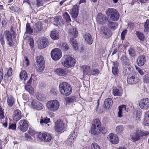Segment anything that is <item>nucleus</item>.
<instances>
[{
  "label": "nucleus",
  "mask_w": 149,
  "mask_h": 149,
  "mask_svg": "<svg viewBox=\"0 0 149 149\" xmlns=\"http://www.w3.org/2000/svg\"><path fill=\"white\" fill-rule=\"evenodd\" d=\"M5 37L7 41V44L10 47H13L16 42L14 40L15 36L13 33L12 35L10 32L8 31H6L4 32V35H0V40L1 44L3 45L5 44L4 37Z\"/></svg>",
  "instance_id": "1"
},
{
  "label": "nucleus",
  "mask_w": 149,
  "mask_h": 149,
  "mask_svg": "<svg viewBox=\"0 0 149 149\" xmlns=\"http://www.w3.org/2000/svg\"><path fill=\"white\" fill-rule=\"evenodd\" d=\"M59 89L61 93L64 95L68 96L72 92V88L69 84L66 82L61 83L59 86Z\"/></svg>",
  "instance_id": "2"
},
{
  "label": "nucleus",
  "mask_w": 149,
  "mask_h": 149,
  "mask_svg": "<svg viewBox=\"0 0 149 149\" xmlns=\"http://www.w3.org/2000/svg\"><path fill=\"white\" fill-rule=\"evenodd\" d=\"M46 107L51 111L54 112L59 108V103L58 101L54 100L48 101L46 103Z\"/></svg>",
  "instance_id": "3"
},
{
  "label": "nucleus",
  "mask_w": 149,
  "mask_h": 149,
  "mask_svg": "<svg viewBox=\"0 0 149 149\" xmlns=\"http://www.w3.org/2000/svg\"><path fill=\"white\" fill-rule=\"evenodd\" d=\"M107 15L111 20L113 21L118 20L120 16L117 11L114 8L109 9L107 12Z\"/></svg>",
  "instance_id": "4"
},
{
  "label": "nucleus",
  "mask_w": 149,
  "mask_h": 149,
  "mask_svg": "<svg viewBox=\"0 0 149 149\" xmlns=\"http://www.w3.org/2000/svg\"><path fill=\"white\" fill-rule=\"evenodd\" d=\"M75 63V59L70 56L66 55L65 56V59L62 64L63 65L67 68L74 66Z\"/></svg>",
  "instance_id": "5"
},
{
  "label": "nucleus",
  "mask_w": 149,
  "mask_h": 149,
  "mask_svg": "<svg viewBox=\"0 0 149 149\" xmlns=\"http://www.w3.org/2000/svg\"><path fill=\"white\" fill-rule=\"evenodd\" d=\"M51 55L54 60L56 61L59 60L61 57L62 53L60 49L55 48L51 51Z\"/></svg>",
  "instance_id": "6"
},
{
  "label": "nucleus",
  "mask_w": 149,
  "mask_h": 149,
  "mask_svg": "<svg viewBox=\"0 0 149 149\" xmlns=\"http://www.w3.org/2000/svg\"><path fill=\"white\" fill-rule=\"evenodd\" d=\"M136 73H133L132 74H130L127 78V82L130 84H135L139 81V78L136 77Z\"/></svg>",
  "instance_id": "7"
},
{
  "label": "nucleus",
  "mask_w": 149,
  "mask_h": 149,
  "mask_svg": "<svg viewBox=\"0 0 149 149\" xmlns=\"http://www.w3.org/2000/svg\"><path fill=\"white\" fill-rule=\"evenodd\" d=\"M28 127V124L26 120H21L19 122L18 128L21 131L25 132L27 130Z\"/></svg>",
  "instance_id": "8"
},
{
  "label": "nucleus",
  "mask_w": 149,
  "mask_h": 149,
  "mask_svg": "<svg viewBox=\"0 0 149 149\" xmlns=\"http://www.w3.org/2000/svg\"><path fill=\"white\" fill-rule=\"evenodd\" d=\"M139 105L142 109L147 110L149 107V99L148 98H143L139 101Z\"/></svg>",
  "instance_id": "9"
},
{
  "label": "nucleus",
  "mask_w": 149,
  "mask_h": 149,
  "mask_svg": "<svg viewBox=\"0 0 149 149\" xmlns=\"http://www.w3.org/2000/svg\"><path fill=\"white\" fill-rule=\"evenodd\" d=\"M64 123L61 120H57L55 123V130L57 132H60L63 130L65 128Z\"/></svg>",
  "instance_id": "10"
},
{
  "label": "nucleus",
  "mask_w": 149,
  "mask_h": 149,
  "mask_svg": "<svg viewBox=\"0 0 149 149\" xmlns=\"http://www.w3.org/2000/svg\"><path fill=\"white\" fill-rule=\"evenodd\" d=\"M38 136L40 139L44 142H49L52 139L51 134L46 132L43 133L42 134L39 133Z\"/></svg>",
  "instance_id": "11"
},
{
  "label": "nucleus",
  "mask_w": 149,
  "mask_h": 149,
  "mask_svg": "<svg viewBox=\"0 0 149 149\" xmlns=\"http://www.w3.org/2000/svg\"><path fill=\"white\" fill-rule=\"evenodd\" d=\"M32 106L34 110H40L44 107L43 104L37 100H33L31 102Z\"/></svg>",
  "instance_id": "12"
},
{
  "label": "nucleus",
  "mask_w": 149,
  "mask_h": 149,
  "mask_svg": "<svg viewBox=\"0 0 149 149\" xmlns=\"http://www.w3.org/2000/svg\"><path fill=\"white\" fill-rule=\"evenodd\" d=\"M108 139L110 142L112 144H117L119 142V139L116 135L113 134H109Z\"/></svg>",
  "instance_id": "13"
},
{
  "label": "nucleus",
  "mask_w": 149,
  "mask_h": 149,
  "mask_svg": "<svg viewBox=\"0 0 149 149\" xmlns=\"http://www.w3.org/2000/svg\"><path fill=\"white\" fill-rule=\"evenodd\" d=\"M69 10L72 18H75L77 17L78 14V7L77 4L73 6L72 9Z\"/></svg>",
  "instance_id": "14"
},
{
  "label": "nucleus",
  "mask_w": 149,
  "mask_h": 149,
  "mask_svg": "<svg viewBox=\"0 0 149 149\" xmlns=\"http://www.w3.org/2000/svg\"><path fill=\"white\" fill-rule=\"evenodd\" d=\"M146 61V58L145 56L141 55L138 58L136 61L137 64L139 66H142L144 65Z\"/></svg>",
  "instance_id": "15"
},
{
  "label": "nucleus",
  "mask_w": 149,
  "mask_h": 149,
  "mask_svg": "<svg viewBox=\"0 0 149 149\" xmlns=\"http://www.w3.org/2000/svg\"><path fill=\"white\" fill-rule=\"evenodd\" d=\"M102 32L104 37L106 38H109L111 35V31L107 27H103L102 29Z\"/></svg>",
  "instance_id": "16"
},
{
  "label": "nucleus",
  "mask_w": 149,
  "mask_h": 149,
  "mask_svg": "<svg viewBox=\"0 0 149 149\" xmlns=\"http://www.w3.org/2000/svg\"><path fill=\"white\" fill-rule=\"evenodd\" d=\"M97 22L100 24H103L105 22L106 20V17L103 15L101 13H99L97 15Z\"/></svg>",
  "instance_id": "17"
},
{
  "label": "nucleus",
  "mask_w": 149,
  "mask_h": 149,
  "mask_svg": "<svg viewBox=\"0 0 149 149\" xmlns=\"http://www.w3.org/2000/svg\"><path fill=\"white\" fill-rule=\"evenodd\" d=\"M21 112L18 109L15 110L14 112L13 119L15 121H18L22 117Z\"/></svg>",
  "instance_id": "18"
},
{
  "label": "nucleus",
  "mask_w": 149,
  "mask_h": 149,
  "mask_svg": "<svg viewBox=\"0 0 149 149\" xmlns=\"http://www.w3.org/2000/svg\"><path fill=\"white\" fill-rule=\"evenodd\" d=\"M55 71L57 74L60 76H64L67 74L68 72L67 70L62 68L56 69L55 70Z\"/></svg>",
  "instance_id": "19"
},
{
  "label": "nucleus",
  "mask_w": 149,
  "mask_h": 149,
  "mask_svg": "<svg viewBox=\"0 0 149 149\" xmlns=\"http://www.w3.org/2000/svg\"><path fill=\"white\" fill-rule=\"evenodd\" d=\"M81 69L82 70L84 75H90L91 73V68L89 66L83 65Z\"/></svg>",
  "instance_id": "20"
},
{
  "label": "nucleus",
  "mask_w": 149,
  "mask_h": 149,
  "mask_svg": "<svg viewBox=\"0 0 149 149\" xmlns=\"http://www.w3.org/2000/svg\"><path fill=\"white\" fill-rule=\"evenodd\" d=\"M140 132L137 131L135 133L131 135L130 137L133 141H138L140 139Z\"/></svg>",
  "instance_id": "21"
},
{
  "label": "nucleus",
  "mask_w": 149,
  "mask_h": 149,
  "mask_svg": "<svg viewBox=\"0 0 149 149\" xmlns=\"http://www.w3.org/2000/svg\"><path fill=\"white\" fill-rule=\"evenodd\" d=\"M112 100L111 98L106 99L104 102V105L106 109H109L112 105Z\"/></svg>",
  "instance_id": "22"
},
{
  "label": "nucleus",
  "mask_w": 149,
  "mask_h": 149,
  "mask_svg": "<svg viewBox=\"0 0 149 149\" xmlns=\"http://www.w3.org/2000/svg\"><path fill=\"white\" fill-rule=\"evenodd\" d=\"M86 41L89 44H91L93 42L92 36L89 33H86L84 35Z\"/></svg>",
  "instance_id": "23"
},
{
  "label": "nucleus",
  "mask_w": 149,
  "mask_h": 149,
  "mask_svg": "<svg viewBox=\"0 0 149 149\" xmlns=\"http://www.w3.org/2000/svg\"><path fill=\"white\" fill-rule=\"evenodd\" d=\"M42 46H38V48L40 49H42L46 47L48 45L49 41L48 39L46 38H44L42 39Z\"/></svg>",
  "instance_id": "24"
},
{
  "label": "nucleus",
  "mask_w": 149,
  "mask_h": 149,
  "mask_svg": "<svg viewBox=\"0 0 149 149\" xmlns=\"http://www.w3.org/2000/svg\"><path fill=\"white\" fill-rule=\"evenodd\" d=\"M122 93V90L120 88L115 87L113 90V93L115 96H120Z\"/></svg>",
  "instance_id": "25"
},
{
  "label": "nucleus",
  "mask_w": 149,
  "mask_h": 149,
  "mask_svg": "<svg viewBox=\"0 0 149 149\" xmlns=\"http://www.w3.org/2000/svg\"><path fill=\"white\" fill-rule=\"evenodd\" d=\"M50 37L51 38L54 40H56L59 38V36L58 31L56 30L51 31Z\"/></svg>",
  "instance_id": "26"
},
{
  "label": "nucleus",
  "mask_w": 149,
  "mask_h": 149,
  "mask_svg": "<svg viewBox=\"0 0 149 149\" xmlns=\"http://www.w3.org/2000/svg\"><path fill=\"white\" fill-rule=\"evenodd\" d=\"M50 119L48 118L47 117L43 118L41 117L40 120V123L42 125H47V126H49V125L48 123L49 122Z\"/></svg>",
  "instance_id": "27"
},
{
  "label": "nucleus",
  "mask_w": 149,
  "mask_h": 149,
  "mask_svg": "<svg viewBox=\"0 0 149 149\" xmlns=\"http://www.w3.org/2000/svg\"><path fill=\"white\" fill-rule=\"evenodd\" d=\"M19 77L22 80L25 81L28 78L27 73L25 70L22 71L20 73Z\"/></svg>",
  "instance_id": "28"
},
{
  "label": "nucleus",
  "mask_w": 149,
  "mask_h": 149,
  "mask_svg": "<svg viewBox=\"0 0 149 149\" xmlns=\"http://www.w3.org/2000/svg\"><path fill=\"white\" fill-rule=\"evenodd\" d=\"M54 22L57 25H62L63 24V19L60 16L54 18Z\"/></svg>",
  "instance_id": "29"
},
{
  "label": "nucleus",
  "mask_w": 149,
  "mask_h": 149,
  "mask_svg": "<svg viewBox=\"0 0 149 149\" xmlns=\"http://www.w3.org/2000/svg\"><path fill=\"white\" fill-rule=\"evenodd\" d=\"M69 34L71 36H73L74 38H76L78 36V33L76 29L72 28L69 29Z\"/></svg>",
  "instance_id": "30"
},
{
  "label": "nucleus",
  "mask_w": 149,
  "mask_h": 149,
  "mask_svg": "<svg viewBox=\"0 0 149 149\" xmlns=\"http://www.w3.org/2000/svg\"><path fill=\"white\" fill-rule=\"evenodd\" d=\"M100 128L94 126H92L91 127V132L93 134H97L100 133Z\"/></svg>",
  "instance_id": "31"
},
{
  "label": "nucleus",
  "mask_w": 149,
  "mask_h": 149,
  "mask_svg": "<svg viewBox=\"0 0 149 149\" xmlns=\"http://www.w3.org/2000/svg\"><path fill=\"white\" fill-rule=\"evenodd\" d=\"M70 41L73 47V48L75 50H77L78 47V46L77 42L75 40V39L73 38H71Z\"/></svg>",
  "instance_id": "32"
},
{
  "label": "nucleus",
  "mask_w": 149,
  "mask_h": 149,
  "mask_svg": "<svg viewBox=\"0 0 149 149\" xmlns=\"http://www.w3.org/2000/svg\"><path fill=\"white\" fill-rule=\"evenodd\" d=\"M120 60L121 63L124 65H126L127 63H129V60L127 57L124 55L122 56L120 58Z\"/></svg>",
  "instance_id": "33"
},
{
  "label": "nucleus",
  "mask_w": 149,
  "mask_h": 149,
  "mask_svg": "<svg viewBox=\"0 0 149 149\" xmlns=\"http://www.w3.org/2000/svg\"><path fill=\"white\" fill-rule=\"evenodd\" d=\"M92 126L100 128L101 123L100 120L98 119H94L93 121V123Z\"/></svg>",
  "instance_id": "34"
},
{
  "label": "nucleus",
  "mask_w": 149,
  "mask_h": 149,
  "mask_svg": "<svg viewBox=\"0 0 149 149\" xmlns=\"http://www.w3.org/2000/svg\"><path fill=\"white\" fill-rule=\"evenodd\" d=\"M109 23L108 26L111 29H115L118 26V24L116 22L109 21Z\"/></svg>",
  "instance_id": "35"
},
{
  "label": "nucleus",
  "mask_w": 149,
  "mask_h": 149,
  "mask_svg": "<svg viewBox=\"0 0 149 149\" xmlns=\"http://www.w3.org/2000/svg\"><path fill=\"white\" fill-rule=\"evenodd\" d=\"M36 60L37 65L44 64V58L42 56H38L36 58Z\"/></svg>",
  "instance_id": "36"
},
{
  "label": "nucleus",
  "mask_w": 149,
  "mask_h": 149,
  "mask_svg": "<svg viewBox=\"0 0 149 149\" xmlns=\"http://www.w3.org/2000/svg\"><path fill=\"white\" fill-rule=\"evenodd\" d=\"M33 32V30L31 29L30 24L27 23L26 25V32L25 33L32 34Z\"/></svg>",
  "instance_id": "37"
},
{
  "label": "nucleus",
  "mask_w": 149,
  "mask_h": 149,
  "mask_svg": "<svg viewBox=\"0 0 149 149\" xmlns=\"http://www.w3.org/2000/svg\"><path fill=\"white\" fill-rule=\"evenodd\" d=\"M42 23L41 22H39L37 23L35 25L34 28L35 30L36 31H40L42 30Z\"/></svg>",
  "instance_id": "38"
},
{
  "label": "nucleus",
  "mask_w": 149,
  "mask_h": 149,
  "mask_svg": "<svg viewBox=\"0 0 149 149\" xmlns=\"http://www.w3.org/2000/svg\"><path fill=\"white\" fill-rule=\"evenodd\" d=\"M63 16V17L66 20L67 22L69 23L71 21L70 16L67 12H65Z\"/></svg>",
  "instance_id": "39"
},
{
  "label": "nucleus",
  "mask_w": 149,
  "mask_h": 149,
  "mask_svg": "<svg viewBox=\"0 0 149 149\" xmlns=\"http://www.w3.org/2000/svg\"><path fill=\"white\" fill-rule=\"evenodd\" d=\"M7 102L8 105L10 107L12 106L13 104L14 100L12 97H8L7 99Z\"/></svg>",
  "instance_id": "40"
},
{
  "label": "nucleus",
  "mask_w": 149,
  "mask_h": 149,
  "mask_svg": "<svg viewBox=\"0 0 149 149\" xmlns=\"http://www.w3.org/2000/svg\"><path fill=\"white\" fill-rule=\"evenodd\" d=\"M123 129L122 126L120 125L117 127L116 128V132L117 134H122Z\"/></svg>",
  "instance_id": "41"
},
{
  "label": "nucleus",
  "mask_w": 149,
  "mask_h": 149,
  "mask_svg": "<svg viewBox=\"0 0 149 149\" xmlns=\"http://www.w3.org/2000/svg\"><path fill=\"white\" fill-rule=\"evenodd\" d=\"M25 89L31 94H32L34 93L33 88L30 85L26 86Z\"/></svg>",
  "instance_id": "42"
},
{
  "label": "nucleus",
  "mask_w": 149,
  "mask_h": 149,
  "mask_svg": "<svg viewBox=\"0 0 149 149\" xmlns=\"http://www.w3.org/2000/svg\"><path fill=\"white\" fill-rule=\"evenodd\" d=\"M100 72L99 70L97 69H94L91 71L90 75H98Z\"/></svg>",
  "instance_id": "43"
},
{
  "label": "nucleus",
  "mask_w": 149,
  "mask_h": 149,
  "mask_svg": "<svg viewBox=\"0 0 149 149\" xmlns=\"http://www.w3.org/2000/svg\"><path fill=\"white\" fill-rule=\"evenodd\" d=\"M145 29L144 30V32H148L149 31V19L147 20L144 25Z\"/></svg>",
  "instance_id": "44"
},
{
  "label": "nucleus",
  "mask_w": 149,
  "mask_h": 149,
  "mask_svg": "<svg viewBox=\"0 0 149 149\" xmlns=\"http://www.w3.org/2000/svg\"><path fill=\"white\" fill-rule=\"evenodd\" d=\"M76 97L72 96V97H68L65 99V100L67 103H72L76 100Z\"/></svg>",
  "instance_id": "45"
},
{
  "label": "nucleus",
  "mask_w": 149,
  "mask_h": 149,
  "mask_svg": "<svg viewBox=\"0 0 149 149\" xmlns=\"http://www.w3.org/2000/svg\"><path fill=\"white\" fill-rule=\"evenodd\" d=\"M61 45L64 51H67L69 49L68 45L66 43H63Z\"/></svg>",
  "instance_id": "46"
},
{
  "label": "nucleus",
  "mask_w": 149,
  "mask_h": 149,
  "mask_svg": "<svg viewBox=\"0 0 149 149\" xmlns=\"http://www.w3.org/2000/svg\"><path fill=\"white\" fill-rule=\"evenodd\" d=\"M143 78L144 82L149 84V77L148 75H145L143 76Z\"/></svg>",
  "instance_id": "47"
},
{
  "label": "nucleus",
  "mask_w": 149,
  "mask_h": 149,
  "mask_svg": "<svg viewBox=\"0 0 149 149\" xmlns=\"http://www.w3.org/2000/svg\"><path fill=\"white\" fill-rule=\"evenodd\" d=\"M112 72L113 74L115 75L118 74V67H113L112 68Z\"/></svg>",
  "instance_id": "48"
},
{
  "label": "nucleus",
  "mask_w": 149,
  "mask_h": 149,
  "mask_svg": "<svg viewBox=\"0 0 149 149\" xmlns=\"http://www.w3.org/2000/svg\"><path fill=\"white\" fill-rule=\"evenodd\" d=\"M136 33L137 36L140 40H142L144 39V36L142 33L140 32L137 31Z\"/></svg>",
  "instance_id": "49"
},
{
  "label": "nucleus",
  "mask_w": 149,
  "mask_h": 149,
  "mask_svg": "<svg viewBox=\"0 0 149 149\" xmlns=\"http://www.w3.org/2000/svg\"><path fill=\"white\" fill-rule=\"evenodd\" d=\"M129 55L132 57L135 56L136 54L135 50L132 48L130 49L129 50Z\"/></svg>",
  "instance_id": "50"
},
{
  "label": "nucleus",
  "mask_w": 149,
  "mask_h": 149,
  "mask_svg": "<svg viewBox=\"0 0 149 149\" xmlns=\"http://www.w3.org/2000/svg\"><path fill=\"white\" fill-rule=\"evenodd\" d=\"M91 149H101L100 147L96 143H93L91 146Z\"/></svg>",
  "instance_id": "51"
},
{
  "label": "nucleus",
  "mask_w": 149,
  "mask_h": 149,
  "mask_svg": "<svg viewBox=\"0 0 149 149\" xmlns=\"http://www.w3.org/2000/svg\"><path fill=\"white\" fill-rule=\"evenodd\" d=\"M37 65L38 67V72H40L43 71L45 68L44 64L38 65Z\"/></svg>",
  "instance_id": "52"
},
{
  "label": "nucleus",
  "mask_w": 149,
  "mask_h": 149,
  "mask_svg": "<svg viewBox=\"0 0 149 149\" xmlns=\"http://www.w3.org/2000/svg\"><path fill=\"white\" fill-rule=\"evenodd\" d=\"M73 136L74 135L72 134V135H70L68 141L70 142L71 143H72L74 142V140L75 139V136Z\"/></svg>",
  "instance_id": "53"
},
{
  "label": "nucleus",
  "mask_w": 149,
  "mask_h": 149,
  "mask_svg": "<svg viewBox=\"0 0 149 149\" xmlns=\"http://www.w3.org/2000/svg\"><path fill=\"white\" fill-rule=\"evenodd\" d=\"M127 30L125 29L121 33V39L123 40H124L125 38V35L127 33Z\"/></svg>",
  "instance_id": "54"
},
{
  "label": "nucleus",
  "mask_w": 149,
  "mask_h": 149,
  "mask_svg": "<svg viewBox=\"0 0 149 149\" xmlns=\"http://www.w3.org/2000/svg\"><path fill=\"white\" fill-rule=\"evenodd\" d=\"M125 68L126 70L127 69L131 71L132 68L130 64V63H127L126 65H125Z\"/></svg>",
  "instance_id": "55"
},
{
  "label": "nucleus",
  "mask_w": 149,
  "mask_h": 149,
  "mask_svg": "<svg viewBox=\"0 0 149 149\" xmlns=\"http://www.w3.org/2000/svg\"><path fill=\"white\" fill-rule=\"evenodd\" d=\"M143 123L145 126H147L148 125H149V118H144Z\"/></svg>",
  "instance_id": "56"
},
{
  "label": "nucleus",
  "mask_w": 149,
  "mask_h": 149,
  "mask_svg": "<svg viewBox=\"0 0 149 149\" xmlns=\"http://www.w3.org/2000/svg\"><path fill=\"white\" fill-rule=\"evenodd\" d=\"M30 45L31 48H33L34 47V43L33 39L31 38H29V39Z\"/></svg>",
  "instance_id": "57"
},
{
  "label": "nucleus",
  "mask_w": 149,
  "mask_h": 149,
  "mask_svg": "<svg viewBox=\"0 0 149 149\" xmlns=\"http://www.w3.org/2000/svg\"><path fill=\"white\" fill-rule=\"evenodd\" d=\"M4 118V114L2 110V109L0 106V118L1 119H3Z\"/></svg>",
  "instance_id": "58"
},
{
  "label": "nucleus",
  "mask_w": 149,
  "mask_h": 149,
  "mask_svg": "<svg viewBox=\"0 0 149 149\" xmlns=\"http://www.w3.org/2000/svg\"><path fill=\"white\" fill-rule=\"evenodd\" d=\"M100 132H101L102 134H105L107 132V129L104 127H101L100 128Z\"/></svg>",
  "instance_id": "59"
},
{
  "label": "nucleus",
  "mask_w": 149,
  "mask_h": 149,
  "mask_svg": "<svg viewBox=\"0 0 149 149\" xmlns=\"http://www.w3.org/2000/svg\"><path fill=\"white\" fill-rule=\"evenodd\" d=\"M119 110H121L122 112L124 111H126V107L125 105H121L119 107Z\"/></svg>",
  "instance_id": "60"
},
{
  "label": "nucleus",
  "mask_w": 149,
  "mask_h": 149,
  "mask_svg": "<svg viewBox=\"0 0 149 149\" xmlns=\"http://www.w3.org/2000/svg\"><path fill=\"white\" fill-rule=\"evenodd\" d=\"M136 69L138 71L139 73H140L141 75H143L144 74V72L139 67H136Z\"/></svg>",
  "instance_id": "61"
},
{
  "label": "nucleus",
  "mask_w": 149,
  "mask_h": 149,
  "mask_svg": "<svg viewBox=\"0 0 149 149\" xmlns=\"http://www.w3.org/2000/svg\"><path fill=\"white\" fill-rule=\"evenodd\" d=\"M16 128V125L15 124H13L10 125L9 127V129L13 130H15Z\"/></svg>",
  "instance_id": "62"
},
{
  "label": "nucleus",
  "mask_w": 149,
  "mask_h": 149,
  "mask_svg": "<svg viewBox=\"0 0 149 149\" xmlns=\"http://www.w3.org/2000/svg\"><path fill=\"white\" fill-rule=\"evenodd\" d=\"M28 133L29 135L31 136H33L35 134V131L31 129L29 130Z\"/></svg>",
  "instance_id": "63"
},
{
  "label": "nucleus",
  "mask_w": 149,
  "mask_h": 149,
  "mask_svg": "<svg viewBox=\"0 0 149 149\" xmlns=\"http://www.w3.org/2000/svg\"><path fill=\"white\" fill-rule=\"evenodd\" d=\"M12 72V70L11 68H9L8 70L7 74H8L9 76H11Z\"/></svg>",
  "instance_id": "64"
}]
</instances>
